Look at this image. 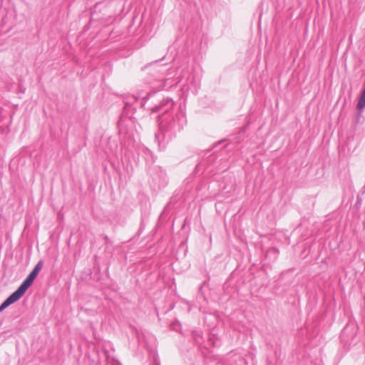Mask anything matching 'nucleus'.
<instances>
[{"mask_svg": "<svg viewBox=\"0 0 365 365\" xmlns=\"http://www.w3.org/2000/svg\"><path fill=\"white\" fill-rule=\"evenodd\" d=\"M34 278L28 276L24 282L20 285L18 289L11 294L0 306V312L5 308L18 301L26 292L27 289L32 284Z\"/></svg>", "mask_w": 365, "mask_h": 365, "instance_id": "f257e3e1", "label": "nucleus"}, {"mask_svg": "<svg viewBox=\"0 0 365 365\" xmlns=\"http://www.w3.org/2000/svg\"><path fill=\"white\" fill-rule=\"evenodd\" d=\"M42 267H43V262L42 261H39L36 264V266L34 268V269L32 270V272L29 274V276H31V277L36 279V277L38 274V273L41 271V269H42Z\"/></svg>", "mask_w": 365, "mask_h": 365, "instance_id": "f03ea898", "label": "nucleus"}]
</instances>
